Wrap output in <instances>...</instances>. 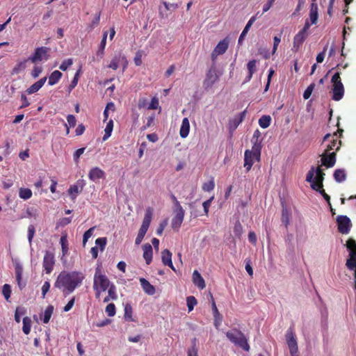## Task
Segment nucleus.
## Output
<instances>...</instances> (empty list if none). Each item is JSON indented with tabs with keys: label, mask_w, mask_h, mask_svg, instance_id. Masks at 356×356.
<instances>
[{
	"label": "nucleus",
	"mask_w": 356,
	"mask_h": 356,
	"mask_svg": "<svg viewBox=\"0 0 356 356\" xmlns=\"http://www.w3.org/2000/svg\"><path fill=\"white\" fill-rule=\"evenodd\" d=\"M85 277L78 271H62L57 277L54 286L61 290L65 296L72 293L82 284Z\"/></svg>",
	"instance_id": "f257e3e1"
},
{
	"label": "nucleus",
	"mask_w": 356,
	"mask_h": 356,
	"mask_svg": "<svg viewBox=\"0 0 356 356\" xmlns=\"http://www.w3.org/2000/svg\"><path fill=\"white\" fill-rule=\"evenodd\" d=\"M111 284V282L107 276L102 273L100 268L98 266L95 269L93 281V289L96 298H99L101 293L106 291Z\"/></svg>",
	"instance_id": "f03ea898"
},
{
	"label": "nucleus",
	"mask_w": 356,
	"mask_h": 356,
	"mask_svg": "<svg viewBox=\"0 0 356 356\" xmlns=\"http://www.w3.org/2000/svg\"><path fill=\"white\" fill-rule=\"evenodd\" d=\"M325 173L323 172L320 167L315 168L312 166L307 174L306 181L311 184V188L316 190L319 186H323Z\"/></svg>",
	"instance_id": "7ed1b4c3"
},
{
	"label": "nucleus",
	"mask_w": 356,
	"mask_h": 356,
	"mask_svg": "<svg viewBox=\"0 0 356 356\" xmlns=\"http://www.w3.org/2000/svg\"><path fill=\"white\" fill-rule=\"evenodd\" d=\"M226 337L234 345L245 351H249L250 346L248 343V339L240 330L237 329L229 330L226 332Z\"/></svg>",
	"instance_id": "20e7f679"
},
{
	"label": "nucleus",
	"mask_w": 356,
	"mask_h": 356,
	"mask_svg": "<svg viewBox=\"0 0 356 356\" xmlns=\"http://www.w3.org/2000/svg\"><path fill=\"white\" fill-rule=\"evenodd\" d=\"M153 216V209L150 207H148L145 213V216L141 225V227L138 231V235L135 240L136 245H139L141 243L145 235L146 234L148 228L150 225Z\"/></svg>",
	"instance_id": "39448f33"
},
{
	"label": "nucleus",
	"mask_w": 356,
	"mask_h": 356,
	"mask_svg": "<svg viewBox=\"0 0 356 356\" xmlns=\"http://www.w3.org/2000/svg\"><path fill=\"white\" fill-rule=\"evenodd\" d=\"M260 159L261 152L259 151V148L257 146L252 147V149H246L244 153V168H245L246 171H250L254 164V161H259Z\"/></svg>",
	"instance_id": "423d86ee"
},
{
	"label": "nucleus",
	"mask_w": 356,
	"mask_h": 356,
	"mask_svg": "<svg viewBox=\"0 0 356 356\" xmlns=\"http://www.w3.org/2000/svg\"><path fill=\"white\" fill-rule=\"evenodd\" d=\"M349 252V258L347 259L346 266L349 270L356 269V241L349 238L346 244Z\"/></svg>",
	"instance_id": "0eeeda50"
},
{
	"label": "nucleus",
	"mask_w": 356,
	"mask_h": 356,
	"mask_svg": "<svg viewBox=\"0 0 356 356\" xmlns=\"http://www.w3.org/2000/svg\"><path fill=\"white\" fill-rule=\"evenodd\" d=\"M220 74L216 70V64L213 63L208 70L203 82L204 88L207 90L213 86L219 79Z\"/></svg>",
	"instance_id": "6e6552de"
},
{
	"label": "nucleus",
	"mask_w": 356,
	"mask_h": 356,
	"mask_svg": "<svg viewBox=\"0 0 356 356\" xmlns=\"http://www.w3.org/2000/svg\"><path fill=\"white\" fill-rule=\"evenodd\" d=\"M285 337L291 356H299L298 343L293 330L291 327L287 330Z\"/></svg>",
	"instance_id": "1a4fd4ad"
},
{
	"label": "nucleus",
	"mask_w": 356,
	"mask_h": 356,
	"mask_svg": "<svg viewBox=\"0 0 356 356\" xmlns=\"http://www.w3.org/2000/svg\"><path fill=\"white\" fill-rule=\"evenodd\" d=\"M50 48L47 47H37L34 54L29 58L35 63L39 61L47 60L49 58Z\"/></svg>",
	"instance_id": "9d476101"
},
{
	"label": "nucleus",
	"mask_w": 356,
	"mask_h": 356,
	"mask_svg": "<svg viewBox=\"0 0 356 356\" xmlns=\"http://www.w3.org/2000/svg\"><path fill=\"white\" fill-rule=\"evenodd\" d=\"M337 222L338 225V230L343 234L349 233L352 227L350 218L346 216H339L337 218Z\"/></svg>",
	"instance_id": "9b49d317"
},
{
	"label": "nucleus",
	"mask_w": 356,
	"mask_h": 356,
	"mask_svg": "<svg viewBox=\"0 0 356 356\" xmlns=\"http://www.w3.org/2000/svg\"><path fill=\"white\" fill-rule=\"evenodd\" d=\"M184 211L179 202L177 204V209H175V215L172 220V227L174 229H178L184 220Z\"/></svg>",
	"instance_id": "f8f14e48"
},
{
	"label": "nucleus",
	"mask_w": 356,
	"mask_h": 356,
	"mask_svg": "<svg viewBox=\"0 0 356 356\" xmlns=\"http://www.w3.org/2000/svg\"><path fill=\"white\" fill-rule=\"evenodd\" d=\"M55 264L54 254L50 251H46L43 259V268L47 274L51 273Z\"/></svg>",
	"instance_id": "ddd939ff"
},
{
	"label": "nucleus",
	"mask_w": 356,
	"mask_h": 356,
	"mask_svg": "<svg viewBox=\"0 0 356 356\" xmlns=\"http://www.w3.org/2000/svg\"><path fill=\"white\" fill-rule=\"evenodd\" d=\"M246 115V110L239 113L233 118L229 120L228 128L230 132H233L236 129L238 126L243 121Z\"/></svg>",
	"instance_id": "4468645a"
},
{
	"label": "nucleus",
	"mask_w": 356,
	"mask_h": 356,
	"mask_svg": "<svg viewBox=\"0 0 356 356\" xmlns=\"http://www.w3.org/2000/svg\"><path fill=\"white\" fill-rule=\"evenodd\" d=\"M86 185L84 179H79L74 184L70 186L68 193L71 195L72 200H75L77 194L81 193Z\"/></svg>",
	"instance_id": "2eb2a0df"
},
{
	"label": "nucleus",
	"mask_w": 356,
	"mask_h": 356,
	"mask_svg": "<svg viewBox=\"0 0 356 356\" xmlns=\"http://www.w3.org/2000/svg\"><path fill=\"white\" fill-rule=\"evenodd\" d=\"M105 172L98 167L91 168L88 172V178L93 182H97L100 179L105 178Z\"/></svg>",
	"instance_id": "dca6fc26"
},
{
	"label": "nucleus",
	"mask_w": 356,
	"mask_h": 356,
	"mask_svg": "<svg viewBox=\"0 0 356 356\" xmlns=\"http://www.w3.org/2000/svg\"><path fill=\"white\" fill-rule=\"evenodd\" d=\"M322 165H325L326 168H332L334 165L336 163V154L335 152L322 154Z\"/></svg>",
	"instance_id": "f3484780"
},
{
	"label": "nucleus",
	"mask_w": 356,
	"mask_h": 356,
	"mask_svg": "<svg viewBox=\"0 0 356 356\" xmlns=\"http://www.w3.org/2000/svg\"><path fill=\"white\" fill-rule=\"evenodd\" d=\"M344 95V88L342 83H338L333 85L332 99L334 101L341 100Z\"/></svg>",
	"instance_id": "a211bd4d"
},
{
	"label": "nucleus",
	"mask_w": 356,
	"mask_h": 356,
	"mask_svg": "<svg viewBox=\"0 0 356 356\" xmlns=\"http://www.w3.org/2000/svg\"><path fill=\"white\" fill-rule=\"evenodd\" d=\"M161 260L165 266L170 267L172 270L176 271L172 261V253L168 249L161 252Z\"/></svg>",
	"instance_id": "6ab92c4d"
},
{
	"label": "nucleus",
	"mask_w": 356,
	"mask_h": 356,
	"mask_svg": "<svg viewBox=\"0 0 356 356\" xmlns=\"http://www.w3.org/2000/svg\"><path fill=\"white\" fill-rule=\"evenodd\" d=\"M60 243L62 248V256H61V261L63 263L66 262V256L68 254V241H67V235H63L61 236L60 238Z\"/></svg>",
	"instance_id": "aec40b11"
},
{
	"label": "nucleus",
	"mask_w": 356,
	"mask_h": 356,
	"mask_svg": "<svg viewBox=\"0 0 356 356\" xmlns=\"http://www.w3.org/2000/svg\"><path fill=\"white\" fill-rule=\"evenodd\" d=\"M47 81V77H43L36 81L35 83L31 85L29 88H28L26 90V92L29 95L33 94L38 92L44 84Z\"/></svg>",
	"instance_id": "412c9836"
},
{
	"label": "nucleus",
	"mask_w": 356,
	"mask_h": 356,
	"mask_svg": "<svg viewBox=\"0 0 356 356\" xmlns=\"http://www.w3.org/2000/svg\"><path fill=\"white\" fill-rule=\"evenodd\" d=\"M143 258L145 259L146 264L149 265L152 261L153 250L152 247L149 243H145L143 246Z\"/></svg>",
	"instance_id": "4be33fe9"
},
{
	"label": "nucleus",
	"mask_w": 356,
	"mask_h": 356,
	"mask_svg": "<svg viewBox=\"0 0 356 356\" xmlns=\"http://www.w3.org/2000/svg\"><path fill=\"white\" fill-rule=\"evenodd\" d=\"M140 283L143 291L148 295H154L155 293V288L146 279L140 278Z\"/></svg>",
	"instance_id": "5701e85b"
},
{
	"label": "nucleus",
	"mask_w": 356,
	"mask_h": 356,
	"mask_svg": "<svg viewBox=\"0 0 356 356\" xmlns=\"http://www.w3.org/2000/svg\"><path fill=\"white\" fill-rule=\"evenodd\" d=\"M318 5L316 3H312L309 10V20L312 24H316L318 18Z\"/></svg>",
	"instance_id": "b1692460"
},
{
	"label": "nucleus",
	"mask_w": 356,
	"mask_h": 356,
	"mask_svg": "<svg viewBox=\"0 0 356 356\" xmlns=\"http://www.w3.org/2000/svg\"><path fill=\"white\" fill-rule=\"evenodd\" d=\"M190 131V123L187 118H184L182 120L180 127L179 134L182 138H185L188 136Z\"/></svg>",
	"instance_id": "393cba45"
},
{
	"label": "nucleus",
	"mask_w": 356,
	"mask_h": 356,
	"mask_svg": "<svg viewBox=\"0 0 356 356\" xmlns=\"http://www.w3.org/2000/svg\"><path fill=\"white\" fill-rule=\"evenodd\" d=\"M229 46V40L225 38L220 41L216 47L214 48L215 54L218 53L219 55L223 54L227 50Z\"/></svg>",
	"instance_id": "a878e982"
},
{
	"label": "nucleus",
	"mask_w": 356,
	"mask_h": 356,
	"mask_svg": "<svg viewBox=\"0 0 356 356\" xmlns=\"http://www.w3.org/2000/svg\"><path fill=\"white\" fill-rule=\"evenodd\" d=\"M193 282L199 289H203L205 287V282L203 277L197 270H194L193 273Z\"/></svg>",
	"instance_id": "bb28decb"
},
{
	"label": "nucleus",
	"mask_w": 356,
	"mask_h": 356,
	"mask_svg": "<svg viewBox=\"0 0 356 356\" xmlns=\"http://www.w3.org/2000/svg\"><path fill=\"white\" fill-rule=\"evenodd\" d=\"M256 18L255 17H252L250 20L246 24L245 28L243 29L242 33H241L238 40V44L241 45L243 44V41L244 40V38L245 37L246 34L249 31L250 27L252 26V24L255 21Z\"/></svg>",
	"instance_id": "cd10ccee"
},
{
	"label": "nucleus",
	"mask_w": 356,
	"mask_h": 356,
	"mask_svg": "<svg viewBox=\"0 0 356 356\" xmlns=\"http://www.w3.org/2000/svg\"><path fill=\"white\" fill-rule=\"evenodd\" d=\"M107 35H108L107 32L105 31L103 34V37H102V39L99 44V49L96 53L97 57L99 58V59L102 58L104 56V49H105L106 44Z\"/></svg>",
	"instance_id": "c85d7f7f"
},
{
	"label": "nucleus",
	"mask_w": 356,
	"mask_h": 356,
	"mask_svg": "<svg viewBox=\"0 0 356 356\" xmlns=\"http://www.w3.org/2000/svg\"><path fill=\"white\" fill-rule=\"evenodd\" d=\"M261 137V132L259 129H257L254 131L252 138V143H253V145L252 147H257L259 148V151L261 152V140L260 139Z\"/></svg>",
	"instance_id": "c756f323"
},
{
	"label": "nucleus",
	"mask_w": 356,
	"mask_h": 356,
	"mask_svg": "<svg viewBox=\"0 0 356 356\" xmlns=\"http://www.w3.org/2000/svg\"><path fill=\"white\" fill-rule=\"evenodd\" d=\"M62 73L58 70L54 71L49 76L48 84L49 86H54L58 82L62 77Z\"/></svg>",
	"instance_id": "7c9ffc66"
},
{
	"label": "nucleus",
	"mask_w": 356,
	"mask_h": 356,
	"mask_svg": "<svg viewBox=\"0 0 356 356\" xmlns=\"http://www.w3.org/2000/svg\"><path fill=\"white\" fill-rule=\"evenodd\" d=\"M133 310L131 304L127 303L124 306V318L126 321L134 322L135 320L132 317Z\"/></svg>",
	"instance_id": "2f4dec72"
},
{
	"label": "nucleus",
	"mask_w": 356,
	"mask_h": 356,
	"mask_svg": "<svg viewBox=\"0 0 356 356\" xmlns=\"http://www.w3.org/2000/svg\"><path fill=\"white\" fill-rule=\"evenodd\" d=\"M122 60H125L124 56H121L120 54L115 55L108 67L113 70H117L120 61Z\"/></svg>",
	"instance_id": "473e14b6"
},
{
	"label": "nucleus",
	"mask_w": 356,
	"mask_h": 356,
	"mask_svg": "<svg viewBox=\"0 0 356 356\" xmlns=\"http://www.w3.org/2000/svg\"><path fill=\"white\" fill-rule=\"evenodd\" d=\"M334 178L337 182L341 183L346 179V174L344 170L337 169L334 172Z\"/></svg>",
	"instance_id": "72a5a7b5"
},
{
	"label": "nucleus",
	"mask_w": 356,
	"mask_h": 356,
	"mask_svg": "<svg viewBox=\"0 0 356 356\" xmlns=\"http://www.w3.org/2000/svg\"><path fill=\"white\" fill-rule=\"evenodd\" d=\"M113 121L112 120H110L106 126V128L104 129V135L102 138V140L104 141L106 140L111 135V133L113 131Z\"/></svg>",
	"instance_id": "f704fd0d"
},
{
	"label": "nucleus",
	"mask_w": 356,
	"mask_h": 356,
	"mask_svg": "<svg viewBox=\"0 0 356 356\" xmlns=\"http://www.w3.org/2000/svg\"><path fill=\"white\" fill-rule=\"evenodd\" d=\"M291 214L286 207H284L282 212V222L286 227L289 225Z\"/></svg>",
	"instance_id": "c9c22d12"
},
{
	"label": "nucleus",
	"mask_w": 356,
	"mask_h": 356,
	"mask_svg": "<svg viewBox=\"0 0 356 356\" xmlns=\"http://www.w3.org/2000/svg\"><path fill=\"white\" fill-rule=\"evenodd\" d=\"M19 196L24 200H29L32 196V191L29 188H20L19 190Z\"/></svg>",
	"instance_id": "e433bc0d"
},
{
	"label": "nucleus",
	"mask_w": 356,
	"mask_h": 356,
	"mask_svg": "<svg viewBox=\"0 0 356 356\" xmlns=\"http://www.w3.org/2000/svg\"><path fill=\"white\" fill-rule=\"evenodd\" d=\"M54 312V307L52 305H49L44 312L43 314V323H48L51 317V315Z\"/></svg>",
	"instance_id": "4c0bfd02"
},
{
	"label": "nucleus",
	"mask_w": 356,
	"mask_h": 356,
	"mask_svg": "<svg viewBox=\"0 0 356 356\" xmlns=\"http://www.w3.org/2000/svg\"><path fill=\"white\" fill-rule=\"evenodd\" d=\"M22 321H23L22 330L25 334H29L31 332V319L28 316H25L23 318Z\"/></svg>",
	"instance_id": "58836bf2"
},
{
	"label": "nucleus",
	"mask_w": 356,
	"mask_h": 356,
	"mask_svg": "<svg viewBox=\"0 0 356 356\" xmlns=\"http://www.w3.org/2000/svg\"><path fill=\"white\" fill-rule=\"evenodd\" d=\"M270 122H271L270 116L263 115L259 120V124L261 128L266 129L270 126Z\"/></svg>",
	"instance_id": "ea45409f"
},
{
	"label": "nucleus",
	"mask_w": 356,
	"mask_h": 356,
	"mask_svg": "<svg viewBox=\"0 0 356 356\" xmlns=\"http://www.w3.org/2000/svg\"><path fill=\"white\" fill-rule=\"evenodd\" d=\"M340 145L341 141H338L337 139H333L331 141V143L327 145V147L325 149L326 154H327L330 150L334 149V148L336 151L339 150Z\"/></svg>",
	"instance_id": "a19ab883"
},
{
	"label": "nucleus",
	"mask_w": 356,
	"mask_h": 356,
	"mask_svg": "<svg viewBox=\"0 0 356 356\" xmlns=\"http://www.w3.org/2000/svg\"><path fill=\"white\" fill-rule=\"evenodd\" d=\"M67 124H65L67 128V134L69 133V127H74L76 125V118L73 115H68L67 117Z\"/></svg>",
	"instance_id": "79ce46f5"
},
{
	"label": "nucleus",
	"mask_w": 356,
	"mask_h": 356,
	"mask_svg": "<svg viewBox=\"0 0 356 356\" xmlns=\"http://www.w3.org/2000/svg\"><path fill=\"white\" fill-rule=\"evenodd\" d=\"M234 234L236 237L240 238L243 234V227L241 222L237 220L234 227Z\"/></svg>",
	"instance_id": "37998d69"
},
{
	"label": "nucleus",
	"mask_w": 356,
	"mask_h": 356,
	"mask_svg": "<svg viewBox=\"0 0 356 356\" xmlns=\"http://www.w3.org/2000/svg\"><path fill=\"white\" fill-rule=\"evenodd\" d=\"M26 313V309L24 307H17L15 313V320L17 323H19L21 320V316L24 315Z\"/></svg>",
	"instance_id": "c03bdc74"
},
{
	"label": "nucleus",
	"mask_w": 356,
	"mask_h": 356,
	"mask_svg": "<svg viewBox=\"0 0 356 356\" xmlns=\"http://www.w3.org/2000/svg\"><path fill=\"white\" fill-rule=\"evenodd\" d=\"M186 304L188 312H191L197 304V300L194 296H188L186 298Z\"/></svg>",
	"instance_id": "a18cd8bd"
},
{
	"label": "nucleus",
	"mask_w": 356,
	"mask_h": 356,
	"mask_svg": "<svg viewBox=\"0 0 356 356\" xmlns=\"http://www.w3.org/2000/svg\"><path fill=\"white\" fill-rule=\"evenodd\" d=\"M107 290L108 296H110V298H111L112 300H115L118 298L115 286L113 283H111V286L107 289Z\"/></svg>",
	"instance_id": "49530a36"
},
{
	"label": "nucleus",
	"mask_w": 356,
	"mask_h": 356,
	"mask_svg": "<svg viewBox=\"0 0 356 356\" xmlns=\"http://www.w3.org/2000/svg\"><path fill=\"white\" fill-rule=\"evenodd\" d=\"M2 293L6 300L10 297L11 295V287L9 284H5L2 287Z\"/></svg>",
	"instance_id": "de8ad7c7"
},
{
	"label": "nucleus",
	"mask_w": 356,
	"mask_h": 356,
	"mask_svg": "<svg viewBox=\"0 0 356 356\" xmlns=\"http://www.w3.org/2000/svg\"><path fill=\"white\" fill-rule=\"evenodd\" d=\"M35 232V227L33 225H30L28 227V241L29 243L30 246L31 247L32 241L34 236Z\"/></svg>",
	"instance_id": "09e8293b"
},
{
	"label": "nucleus",
	"mask_w": 356,
	"mask_h": 356,
	"mask_svg": "<svg viewBox=\"0 0 356 356\" xmlns=\"http://www.w3.org/2000/svg\"><path fill=\"white\" fill-rule=\"evenodd\" d=\"M247 68L250 74H253L257 70V60H251L247 64Z\"/></svg>",
	"instance_id": "8fccbe9b"
},
{
	"label": "nucleus",
	"mask_w": 356,
	"mask_h": 356,
	"mask_svg": "<svg viewBox=\"0 0 356 356\" xmlns=\"http://www.w3.org/2000/svg\"><path fill=\"white\" fill-rule=\"evenodd\" d=\"M73 64L72 58H67L64 60L60 64L59 68L63 71H65Z\"/></svg>",
	"instance_id": "3c124183"
},
{
	"label": "nucleus",
	"mask_w": 356,
	"mask_h": 356,
	"mask_svg": "<svg viewBox=\"0 0 356 356\" xmlns=\"http://www.w3.org/2000/svg\"><path fill=\"white\" fill-rule=\"evenodd\" d=\"M81 72V70L79 69L74 74V76L71 82V83L70 84L69 86V92H70L72 89H74L77 83H78V81H79V73Z\"/></svg>",
	"instance_id": "603ef678"
},
{
	"label": "nucleus",
	"mask_w": 356,
	"mask_h": 356,
	"mask_svg": "<svg viewBox=\"0 0 356 356\" xmlns=\"http://www.w3.org/2000/svg\"><path fill=\"white\" fill-rule=\"evenodd\" d=\"M106 313L110 317L115 316V306L113 303H109L105 309Z\"/></svg>",
	"instance_id": "864d4df0"
},
{
	"label": "nucleus",
	"mask_w": 356,
	"mask_h": 356,
	"mask_svg": "<svg viewBox=\"0 0 356 356\" xmlns=\"http://www.w3.org/2000/svg\"><path fill=\"white\" fill-rule=\"evenodd\" d=\"M314 87H315V84L314 83H311L307 88V89L305 90V92L303 93V98L305 99H308L310 97V96H311V95H312V92H313V90L314 89Z\"/></svg>",
	"instance_id": "5fc2aeb1"
},
{
	"label": "nucleus",
	"mask_w": 356,
	"mask_h": 356,
	"mask_svg": "<svg viewBox=\"0 0 356 356\" xmlns=\"http://www.w3.org/2000/svg\"><path fill=\"white\" fill-rule=\"evenodd\" d=\"M94 229H95V227H91L89 229H88L86 232H85V233L83 234V245H86L88 240L92 236Z\"/></svg>",
	"instance_id": "6e6d98bb"
},
{
	"label": "nucleus",
	"mask_w": 356,
	"mask_h": 356,
	"mask_svg": "<svg viewBox=\"0 0 356 356\" xmlns=\"http://www.w3.org/2000/svg\"><path fill=\"white\" fill-rule=\"evenodd\" d=\"M308 33H304L301 31H299L294 37L293 38V40L296 41V42H300V43H303V42L305 41V38H307Z\"/></svg>",
	"instance_id": "4d7b16f0"
},
{
	"label": "nucleus",
	"mask_w": 356,
	"mask_h": 356,
	"mask_svg": "<svg viewBox=\"0 0 356 356\" xmlns=\"http://www.w3.org/2000/svg\"><path fill=\"white\" fill-rule=\"evenodd\" d=\"M95 244L98 245L102 251H103L106 245V238L104 237H100L96 239Z\"/></svg>",
	"instance_id": "13d9d810"
},
{
	"label": "nucleus",
	"mask_w": 356,
	"mask_h": 356,
	"mask_svg": "<svg viewBox=\"0 0 356 356\" xmlns=\"http://www.w3.org/2000/svg\"><path fill=\"white\" fill-rule=\"evenodd\" d=\"M196 339H194L193 341V346L188 350V356H197V348L195 344Z\"/></svg>",
	"instance_id": "bf43d9fd"
},
{
	"label": "nucleus",
	"mask_w": 356,
	"mask_h": 356,
	"mask_svg": "<svg viewBox=\"0 0 356 356\" xmlns=\"http://www.w3.org/2000/svg\"><path fill=\"white\" fill-rule=\"evenodd\" d=\"M50 289V283L49 281H46L44 282L42 286V296L43 298H45L47 293L49 291Z\"/></svg>",
	"instance_id": "052dcab7"
},
{
	"label": "nucleus",
	"mask_w": 356,
	"mask_h": 356,
	"mask_svg": "<svg viewBox=\"0 0 356 356\" xmlns=\"http://www.w3.org/2000/svg\"><path fill=\"white\" fill-rule=\"evenodd\" d=\"M159 107V99L156 97H153L151 100L148 109H156Z\"/></svg>",
	"instance_id": "680f3d73"
},
{
	"label": "nucleus",
	"mask_w": 356,
	"mask_h": 356,
	"mask_svg": "<svg viewBox=\"0 0 356 356\" xmlns=\"http://www.w3.org/2000/svg\"><path fill=\"white\" fill-rule=\"evenodd\" d=\"M74 302H75V298L73 297L70 299V300H69V302L67 303V305L64 307L63 311L65 312H69L74 306Z\"/></svg>",
	"instance_id": "e2e57ef3"
},
{
	"label": "nucleus",
	"mask_w": 356,
	"mask_h": 356,
	"mask_svg": "<svg viewBox=\"0 0 356 356\" xmlns=\"http://www.w3.org/2000/svg\"><path fill=\"white\" fill-rule=\"evenodd\" d=\"M42 70L41 67H38V66L34 67L33 70H32V72H31L32 76L34 79L38 77L39 75L40 74V73L42 72Z\"/></svg>",
	"instance_id": "0e129e2a"
},
{
	"label": "nucleus",
	"mask_w": 356,
	"mask_h": 356,
	"mask_svg": "<svg viewBox=\"0 0 356 356\" xmlns=\"http://www.w3.org/2000/svg\"><path fill=\"white\" fill-rule=\"evenodd\" d=\"M213 188H214V183L213 181H211L208 183H205L202 186L203 190L205 191H211L213 189Z\"/></svg>",
	"instance_id": "69168bd1"
},
{
	"label": "nucleus",
	"mask_w": 356,
	"mask_h": 356,
	"mask_svg": "<svg viewBox=\"0 0 356 356\" xmlns=\"http://www.w3.org/2000/svg\"><path fill=\"white\" fill-rule=\"evenodd\" d=\"M84 150H85V148L84 147H82V148H79L78 149L74 154V160L75 161H78L79 159L80 158V156L83 154L84 152Z\"/></svg>",
	"instance_id": "338daca9"
},
{
	"label": "nucleus",
	"mask_w": 356,
	"mask_h": 356,
	"mask_svg": "<svg viewBox=\"0 0 356 356\" xmlns=\"http://www.w3.org/2000/svg\"><path fill=\"white\" fill-rule=\"evenodd\" d=\"M331 82L332 84H336L338 83H341V77H340V73L336 72L331 79Z\"/></svg>",
	"instance_id": "774afa93"
}]
</instances>
